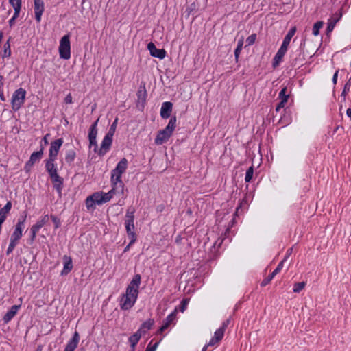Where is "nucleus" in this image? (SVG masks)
<instances>
[{
  "label": "nucleus",
  "instance_id": "1",
  "mask_svg": "<svg viewBox=\"0 0 351 351\" xmlns=\"http://www.w3.org/2000/svg\"><path fill=\"white\" fill-rule=\"evenodd\" d=\"M297 28L295 26H293L289 29L287 34L285 36L282 43L280 48L278 49L277 53L274 56L272 62V66L274 68L277 67L280 63L282 62L283 57L287 51L289 45L293 36L295 35L296 32Z\"/></svg>",
  "mask_w": 351,
  "mask_h": 351
},
{
  "label": "nucleus",
  "instance_id": "2",
  "mask_svg": "<svg viewBox=\"0 0 351 351\" xmlns=\"http://www.w3.org/2000/svg\"><path fill=\"white\" fill-rule=\"evenodd\" d=\"M176 116L173 115L170 117L167 125L162 130L158 131L154 142L156 145H162L171 136L176 127Z\"/></svg>",
  "mask_w": 351,
  "mask_h": 351
},
{
  "label": "nucleus",
  "instance_id": "3",
  "mask_svg": "<svg viewBox=\"0 0 351 351\" xmlns=\"http://www.w3.org/2000/svg\"><path fill=\"white\" fill-rule=\"evenodd\" d=\"M134 213L135 209L132 207H129L125 213V227L127 232L128 237L131 240V243H134L136 241L137 236L134 230Z\"/></svg>",
  "mask_w": 351,
  "mask_h": 351
},
{
  "label": "nucleus",
  "instance_id": "4",
  "mask_svg": "<svg viewBox=\"0 0 351 351\" xmlns=\"http://www.w3.org/2000/svg\"><path fill=\"white\" fill-rule=\"evenodd\" d=\"M45 167L52 182L53 189L58 194V196L61 197L64 187V178L58 175L57 166Z\"/></svg>",
  "mask_w": 351,
  "mask_h": 351
},
{
  "label": "nucleus",
  "instance_id": "5",
  "mask_svg": "<svg viewBox=\"0 0 351 351\" xmlns=\"http://www.w3.org/2000/svg\"><path fill=\"white\" fill-rule=\"evenodd\" d=\"M64 143L63 138H58L50 143L49 158L45 160V167L56 166L55 161L57 159L58 152Z\"/></svg>",
  "mask_w": 351,
  "mask_h": 351
},
{
  "label": "nucleus",
  "instance_id": "6",
  "mask_svg": "<svg viewBox=\"0 0 351 351\" xmlns=\"http://www.w3.org/2000/svg\"><path fill=\"white\" fill-rule=\"evenodd\" d=\"M26 90L23 88L16 89L12 94L11 99L12 109L16 112L24 104L26 97Z\"/></svg>",
  "mask_w": 351,
  "mask_h": 351
},
{
  "label": "nucleus",
  "instance_id": "7",
  "mask_svg": "<svg viewBox=\"0 0 351 351\" xmlns=\"http://www.w3.org/2000/svg\"><path fill=\"white\" fill-rule=\"evenodd\" d=\"M58 51L60 58L63 60H69L71 58V43L69 34H66L61 38Z\"/></svg>",
  "mask_w": 351,
  "mask_h": 351
},
{
  "label": "nucleus",
  "instance_id": "8",
  "mask_svg": "<svg viewBox=\"0 0 351 351\" xmlns=\"http://www.w3.org/2000/svg\"><path fill=\"white\" fill-rule=\"evenodd\" d=\"M141 282V276L140 274H135L132 280L128 284L125 290V295L131 296L132 298H138L139 293V287Z\"/></svg>",
  "mask_w": 351,
  "mask_h": 351
},
{
  "label": "nucleus",
  "instance_id": "9",
  "mask_svg": "<svg viewBox=\"0 0 351 351\" xmlns=\"http://www.w3.org/2000/svg\"><path fill=\"white\" fill-rule=\"evenodd\" d=\"M44 147L43 145H40V149L34 152L29 157V159L25 162L23 170L25 173L29 176L32 170V167L35 163L39 162L43 156Z\"/></svg>",
  "mask_w": 351,
  "mask_h": 351
},
{
  "label": "nucleus",
  "instance_id": "10",
  "mask_svg": "<svg viewBox=\"0 0 351 351\" xmlns=\"http://www.w3.org/2000/svg\"><path fill=\"white\" fill-rule=\"evenodd\" d=\"M137 101H136V107L140 110H143L145 104L146 99L147 96L145 84H141L138 87L137 93Z\"/></svg>",
  "mask_w": 351,
  "mask_h": 351
},
{
  "label": "nucleus",
  "instance_id": "11",
  "mask_svg": "<svg viewBox=\"0 0 351 351\" xmlns=\"http://www.w3.org/2000/svg\"><path fill=\"white\" fill-rule=\"evenodd\" d=\"M138 298H132L125 294H122L120 298V308L121 310L128 311L132 308L135 304Z\"/></svg>",
  "mask_w": 351,
  "mask_h": 351
},
{
  "label": "nucleus",
  "instance_id": "12",
  "mask_svg": "<svg viewBox=\"0 0 351 351\" xmlns=\"http://www.w3.org/2000/svg\"><path fill=\"white\" fill-rule=\"evenodd\" d=\"M150 55L152 57L163 60L167 56V51L164 49H158L154 43L149 42L147 46Z\"/></svg>",
  "mask_w": 351,
  "mask_h": 351
},
{
  "label": "nucleus",
  "instance_id": "13",
  "mask_svg": "<svg viewBox=\"0 0 351 351\" xmlns=\"http://www.w3.org/2000/svg\"><path fill=\"white\" fill-rule=\"evenodd\" d=\"M112 141L113 136L106 134L101 141L100 149L98 151L99 156H104L108 152L112 145Z\"/></svg>",
  "mask_w": 351,
  "mask_h": 351
},
{
  "label": "nucleus",
  "instance_id": "14",
  "mask_svg": "<svg viewBox=\"0 0 351 351\" xmlns=\"http://www.w3.org/2000/svg\"><path fill=\"white\" fill-rule=\"evenodd\" d=\"M34 10L35 20L39 23L41 21V17L45 11L44 1L43 0H34Z\"/></svg>",
  "mask_w": 351,
  "mask_h": 351
},
{
  "label": "nucleus",
  "instance_id": "15",
  "mask_svg": "<svg viewBox=\"0 0 351 351\" xmlns=\"http://www.w3.org/2000/svg\"><path fill=\"white\" fill-rule=\"evenodd\" d=\"M80 334L77 330H75L71 338L66 344L64 351H75L80 342Z\"/></svg>",
  "mask_w": 351,
  "mask_h": 351
},
{
  "label": "nucleus",
  "instance_id": "16",
  "mask_svg": "<svg viewBox=\"0 0 351 351\" xmlns=\"http://www.w3.org/2000/svg\"><path fill=\"white\" fill-rule=\"evenodd\" d=\"M176 314L177 310L175 309L173 312L167 316V317L163 320L162 325L158 328V333L161 334L168 328L170 324L176 319Z\"/></svg>",
  "mask_w": 351,
  "mask_h": 351
},
{
  "label": "nucleus",
  "instance_id": "17",
  "mask_svg": "<svg viewBox=\"0 0 351 351\" xmlns=\"http://www.w3.org/2000/svg\"><path fill=\"white\" fill-rule=\"evenodd\" d=\"M283 268V261H280L278 264L276 269L266 278H265L262 282H261L260 285L261 287H263L267 286L269 282L271 281V280L275 277L276 275H277L278 273L280 272L282 269Z\"/></svg>",
  "mask_w": 351,
  "mask_h": 351
},
{
  "label": "nucleus",
  "instance_id": "18",
  "mask_svg": "<svg viewBox=\"0 0 351 351\" xmlns=\"http://www.w3.org/2000/svg\"><path fill=\"white\" fill-rule=\"evenodd\" d=\"M63 259V269L60 272L61 276H66L69 274L73 267L72 258L69 256L64 255Z\"/></svg>",
  "mask_w": 351,
  "mask_h": 351
},
{
  "label": "nucleus",
  "instance_id": "19",
  "mask_svg": "<svg viewBox=\"0 0 351 351\" xmlns=\"http://www.w3.org/2000/svg\"><path fill=\"white\" fill-rule=\"evenodd\" d=\"M302 50L300 48L298 49L295 52L290 55L291 65L293 67L300 66L302 65L303 58H301Z\"/></svg>",
  "mask_w": 351,
  "mask_h": 351
},
{
  "label": "nucleus",
  "instance_id": "20",
  "mask_svg": "<svg viewBox=\"0 0 351 351\" xmlns=\"http://www.w3.org/2000/svg\"><path fill=\"white\" fill-rule=\"evenodd\" d=\"M173 104L171 101H165L162 104L160 114L161 118L166 119L171 117Z\"/></svg>",
  "mask_w": 351,
  "mask_h": 351
},
{
  "label": "nucleus",
  "instance_id": "21",
  "mask_svg": "<svg viewBox=\"0 0 351 351\" xmlns=\"http://www.w3.org/2000/svg\"><path fill=\"white\" fill-rule=\"evenodd\" d=\"M21 308V305H13L11 308L8 311V312L3 317V322L4 324L9 323L17 314L18 311Z\"/></svg>",
  "mask_w": 351,
  "mask_h": 351
},
{
  "label": "nucleus",
  "instance_id": "22",
  "mask_svg": "<svg viewBox=\"0 0 351 351\" xmlns=\"http://www.w3.org/2000/svg\"><path fill=\"white\" fill-rule=\"evenodd\" d=\"M154 324V319L149 318L141 324L140 327L137 330V332H138V333H140L142 336L145 335L152 328Z\"/></svg>",
  "mask_w": 351,
  "mask_h": 351
},
{
  "label": "nucleus",
  "instance_id": "23",
  "mask_svg": "<svg viewBox=\"0 0 351 351\" xmlns=\"http://www.w3.org/2000/svg\"><path fill=\"white\" fill-rule=\"evenodd\" d=\"M12 202L8 201L5 205L0 209V221L5 222L8 215L12 209Z\"/></svg>",
  "mask_w": 351,
  "mask_h": 351
},
{
  "label": "nucleus",
  "instance_id": "24",
  "mask_svg": "<svg viewBox=\"0 0 351 351\" xmlns=\"http://www.w3.org/2000/svg\"><path fill=\"white\" fill-rule=\"evenodd\" d=\"M111 186L115 194L123 195L125 185L123 180L111 182Z\"/></svg>",
  "mask_w": 351,
  "mask_h": 351
},
{
  "label": "nucleus",
  "instance_id": "25",
  "mask_svg": "<svg viewBox=\"0 0 351 351\" xmlns=\"http://www.w3.org/2000/svg\"><path fill=\"white\" fill-rule=\"evenodd\" d=\"M99 121V118L90 125L88 129V139H97V123Z\"/></svg>",
  "mask_w": 351,
  "mask_h": 351
},
{
  "label": "nucleus",
  "instance_id": "26",
  "mask_svg": "<svg viewBox=\"0 0 351 351\" xmlns=\"http://www.w3.org/2000/svg\"><path fill=\"white\" fill-rule=\"evenodd\" d=\"M76 158V152L74 149H68L65 152V162L66 164L71 165Z\"/></svg>",
  "mask_w": 351,
  "mask_h": 351
},
{
  "label": "nucleus",
  "instance_id": "27",
  "mask_svg": "<svg viewBox=\"0 0 351 351\" xmlns=\"http://www.w3.org/2000/svg\"><path fill=\"white\" fill-rule=\"evenodd\" d=\"M341 14L340 13L336 18H331L328 20L327 27H326V34L331 32L336 25V23L341 19Z\"/></svg>",
  "mask_w": 351,
  "mask_h": 351
},
{
  "label": "nucleus",
  "instance_id": "28",
  "mask_svg": "<svg viewBox=\"0 0 351 351\" xmlns=\"http://www.w3.org/2000/svg\"><path fill=\"white\" fill-rule=\"evenodd\" d=\"M49 216L48 215H45L43 216L40 219H39L35 224H34L32 228L39 231V230L43 228L49 221Z\"/></svg>",
  "mask_w": 351,
  "mask_h": 351
},
{
  "label": "nucleus",
  "instance_id": "29",
  "mask_svg": "<svg viewBox=\"0 0 351 351\" xmlns=\"http://www.w3.org/2000/svg\"><path fill=\"white\" fill-rule=\"evenodd\" d=\"M128 162L125 158H123L117 164L115 167V169L118 171H121V173H125L128 168Z\"/></svg>",
  "mask_w": 351,
  "mask_h": 351
},
{
  "label": "nucleus",
  "instance_id": "30",
  "mask_svg": "<svg viewBox=\"0 0 351 351\" xmlns=\"http://www.w3.org/2000/svg\"><path fill=\"white\" fill-rule=\"evenodd\" d=\"M243 47V38L242 37L240 39H239V40L237 41V47L234 51V55L236 62H239V56H240L241 51H242Z\"/></svg>",
  "mask_w": 351,
  "mask_h": 351
},
{
  "label": "nucleus",
  "instance_id": "31",
  "mask_svg": "<svg viewBox=\"0 0 351 351\" xmlns=\"http://www.w3.org/2000/svg\"><path fill=\"white\" fill-rule=\"evenodd\" d=\"M249 206V204L243 200V199L239 201V205L237 206L236 211L234 215H238L239 214L244 212V210H247Z\"/></svg>",
  "mask_w": 351,
  "mask_h": 351
},
{
  "label": "nucleus",
  "instance_id": "32",
  "mask_svg": "<svg viewBox=\"0 0 351 351\" xmlns=\"http://www.w3.org/2000/svg\"><path fill=\"white\" fill-rule=\"evenodd\" d=\"M141 337L142 335L137 331L131 336H130V337L128 338V342L130 343V346H132V348L134 346H136Z\"/></svg>",
  "mask_w": 351,
  "mask_h": 351
},
{
  "label": "nucleus",
  "instance_id": "33",
  "mask_svg": "<svg viewBox=\"0 0 351 351\" xmlns=\"http://www.w3.org/2000/svg\"><path fill=\"white\" fill-rule=\"evenodd\" d=\"M91 195L96 205H101L106 203L101 191L95 192Z\"/></svg>",
  "mask_w": 351,
  "mask_h": 351
},
{
  "label": "nucleus",
  "instance_id": "34",
  "mask_svg": "<svg viewBox=\"0 0 351 351\" xmlns=\"http://www.w3.org/2000/svg\"><path fill=\"white\" fill-rule=\"evenodd\" d=\"M10 38L7 40V42L3 45V58H9L11 56L12 51L10 49Z\"/></svg>",
  "mask_w": 351,
  "mask_h": 351
},
{
  "label": "nucleus",
  "instance_id": "35",
  "mask_svg": "<svg viewBox=\"0 0 351 351\" xmlns=\"http://www.w3.org/2000/svg\"><path fill=\"white\" fill-rule=\"evenodd\" d=\"M123 173H121V171H118L115 169H112L111 171V177H110V182H114V181H121V176Z\"/></svg>",
  "mask_w": 351,
  "mask_h": 351
},
{
  "label": "nucleus",
  "instance_id": "36",
  "mask_svg": "<svg viewBox=\"0 0 351 351\" xmlns=\"http://www.w3.org/2000/svg\"><path fill=\"white\" fill-rule=\"evenodd\" d=\"M351 87V78H350L344 84L343 89L341 94V97L343 98V101L346 100V97L348 93L350 91Z\"/></svg>",
  "mask_w": 351,
  "mask_h": 351
},
{
  "label": "nucleus",
  "instance_id": "37",
  "mask_svg": "<svg viewBox=\"0 0 351 351\" xmlns=\"http://www.w3.org/2000/svg\"><path fill=\"white\" fill-rule=\"evenodd\" d=\"M254 167L253 165H252L247 169L246 173H245V182L246 183L250 182L251 180H252L253 175H254Z\"/></svg>",
  "mask_w": 351,
  "mask_h": 351
},
{
  "label": "nucleus",
  "instance_id": "38",
  "mask_svg": "<svg viewBox=\"0 0 351 351\" xmlns=\"http://www.w3.org/2000/svg\"><path fill=\"white\" fill-rule=\"evenodd\" d=\"M324 23L322 21H318L314 23L313 26V32L312 34L317 36L319 34V30L323 27Z\"/></svg>",
  "mask_w": 351,
  "mask_h": 351
},
{
  "label": "nucleus",
  "instance_id": "39",
  "mask_svg": "<svg viewBox=\"0 0 351 351\" xmlns=\"http://www.w3.org/2000/svg\"><path fill=\"white\" fill-rule=\"evenodd\" d=\"M287 87L282 88L279 94H278V98L280 99V101H283L285 102H287L289 95L287 94Z\"/></svg>",
  "mask_w": 351,
  "mask_h": 351
},
{
  "label": "nucleus",
  "instance_id": "40",
  "mask_svg": "<svg viewBox=\"0 0 351 351\" xmlns=\"http://www.w3.org/2000/svg\"><path fill=\"white\" fill-rule=\"evenodd\" d=\"M38 232V231L34 229L33 228H32V227L30 228L29 238L28 239L27 242L29 245H32L34 243V241L36 237V234Z\"/></svg>",
  "mask_w": 351,
  "mask_h": 351
},
{
  "label": "nucleus",
  "instance_id": "41",
  "mask_svg": "<svg viewBox=\"0 0 351 351\" xmlns=\"http://www.w3.org/2000/svg\"><path fill=\"white\" fill-rule=\"evenodd\" d=\"M197 10V3L194 1L191 3L186 9V12L187 15L189 16L191 14H193Z\"/></svg>",
  "mask_w": 351,
  "mask_h": 351
},
{
  "label": "nucleus",
  "instance_id": "42",
  "mask_svg": "<svg viewBox=\"0 0 351 351\" xmlns=\"http://www.w3.org/2000/svg\"><path fill=\"white\" fill-rule=\"evenodd\" d=\"M306 286V282L302 281L300 282H295L293 285V291L294 293H300Z\"/></svg>",
  "mask_w": 351,
  "mask_h": 351
},
{
  "label": "nucleus",
  "instance_id": "43",
  "mask_svg": "<svg viewBox=\"0 0 351 351\" xmlns=\"http://www.w3.org/2000/svg\"><path fill=\"white\" fill-rule=\"evenodd\" d=\"M117 123H118V118L117 117L114 119V121H113V123L111 124V125H110L108 132L106 133V134L113 136L114 134V132L116 131Z\"/></svg>",
  "mask_w": 351,
  "mask_h": 351
},
{
  "label": "nucleus",
  "instance_id": "44",
  "mask_svg": "<svg viewBox=\"0 0 351 351\" xmlns=\"http://www.w3.org/2000/svg\"><path fill=\"white\" fill-rule=\"evenodd\" d=\"M95 203L94 199H93L92 195L88 196L86 199V206L88 210L90 208L95 209Z\"/></svg>",
  "mask_w": 351,
  "mask_h": 351
},
{
  "label": "nucleus",
  "instance_id": "45",
  "mask_svg": "<svg viewBox=\"0 0 351 351\" xmlns=\"http://www.w3.org/2000/svg\"><path fill=\"white\" fill-rule=\"evenodd\" d=\"M101 192L106 203L109 202L112 198L113 195H115V193L112 189H111V190H110L108 193H104L103 191Z\"/></svg>",
  "mask_w": 351,
  "mask_h": 351
},
{
  "label": "nucleus",
  "instance_id": "46",
  "mask_svg": "<svg viewBox=\"0 0 351 351\" xmlns=\"http://www.w3.org/2000/svg\"><path fill=\"white\" fill-rule=\"evenodd\" d=\"M224 331L222 330V329H220L219 328L216 330V331L214 333L213 337L217 339L219 342L221 341L224 336Z\"/></svg>",
  "mask_w": 351,
  "mask_h": 351
},
{
  "label": "nucleus",
  "instance_id": "47",
  "mask_svg": "<svg viewBox=\"0 0 351 351\" xmlns=\"http://www.w3.org/2000/svg\"><path fill=\"white\" fill-rule=\"evenodd\" d=\"M27 217V210L23 211L22 213L20 215L19 219H17L16 223H19V224H22V225L25 226Z\"/></svg>",
  "mask_w": 351,
  "mask_h": 351
},
{
  "label": "nucleus",
  "instance_id": "48",
  "mask_svg": "<svg viewBox=\"0 0 351 351\" xmlns=\"http://www.w3.org/2000/svg\"><path fill=\"white\" fill-rule=\"evenodd\" d=\"M50 218H51V221H53V223L54 224L55 229L59 228L60 227V226H61V220H60V219L57 217L56 216H55L53 215H50Z\"/></svg>",
  "mask_w": 351,
  "mask_h": 351
},
{
  "label": "nucleus",
  "instance_id": "49",
  "mask_svg": "<svg viewBox=\"0 0 351 351\" xmlns=\"http://www.w3.org/2000/svg\"><path fill=\"white\" fill-rule=\"evenodd\" d=\"M256 39V34H252L251 35H250L246 39V43L247 44V45L248 46L252 45L255 43Z\"/></svg>",
  "mask_w": 351,
  "mask_h": 351
},
{
  "label": "nucleus",
  "instance_id": "50",
  "mask_svg": "<svg viewBox=\"0 0 351 351\" xmlns=\"http://www.w3.org/2000/svg\"><path fill=\"white\" fill-rule=\"evenodd\" d=\"M253 197L254 194L252 192H247L245 193V195L242 199L245 200V202L250 204V203L252 201Z\"/></svg>",
  "mask_w": 351,
  "mask_h": 351
},
{
  "label": "nucleus",
  "instance_id": "51",
  "mask_svg": "<svg viewBox=\"0 0 351 351\" xmlns=\"http://www.w3.org/2000/svg\"><path fill=\"white\" fill-rule=\"evenodd\" d=\"M152 343V341H150V343L148 344L147 347L146 348L145 351H156L157 347L158 346L160 341H157L154 343L153 345H151Z\"/></svg>",
  "mask_w": 351,
  "mask_h": 351
},
{
  "label": "nucleus",
  "instance_id": "52",
  "mask_svg": "<svg viewBox=\"0 0 351 351\" xmlns=\"http://www.w3.org/2000/svg\"><path fill=\"white\" fill-rule=\"evenodd\" d=\"M9 3L13 8H21L22 0H9Z\"/></svg>",
  "mask_w": 351,
  "mask_h": 351
},
{
  "label": "nucleus",
  "instance_id": "53",
  "mask_svg": "<svg viewBox=\"0 0 351 351\" xmlns=\"http://www.w3.org/2000/svg\"><path fill=\"white\" fill-rule=\"evenodd\" d=\"M88 141H89V148H90L92 146H93L94 152L95 153L98 154L99 149H98V145H97V139H88Z\"/></svg>",
  "mask_w": 351,
  "mask_h": 351
},
{
  "label": "nucleus",
  "instance_id": "54",
  "mask_svg": "<svg viewBox=\"0 0 351 351\" xmlns=\"http://www.w3.org/2000/svg\"><path fill=\"white\" fill-rule=\"evenodd\" d=\"M25 228V226L19 223H16L14 230V232L16 233L20 234V235H23V232Z\"/></svg>",
  "mask_w": 351,
  "mask_h": 351
},
{
  "label": "nucleus",
  "instance_id": "55",
  "mask_svg": "<svg viewBox=\"0 0 351 351\" xmlns=\"http://www.w3.org/2000/svg\"><path fill=\"white\" fill-rule=\"evenodd\" d=\"M188 302H189L188 300H186V299H183L181 301L180 305V311L181 312H184L186 310Z\"/></svg>",
  "mask_w": 351,
  "mask_h": 351
},
{
  "label": "nucleus",
  "instance_id": "56",
  "mask_svg": "<svg viewBox=\"0 0 351 351\" xmlns=\"http://www.w3.org/2000/svg\"><path fill=\"white\" fill-rule=\"evenodd\" d=\"M231 317H230L228 319H226L224 322H223L221 326L219 327L220 329H222L225 332L226 328L228 326V325L230 323Z\"/></svg>",
  "mask_w": 351,
  "mask_h": 351
},
{
  "label": "nucleus",
  "instance_id": "57",
  "mask_svg": "<svg viewBox=\"0 0 351 351\" xmlns=\"http://www.w3.org/2000/svg\"><path fill=\"white\" fill-rule=\"evenodd\" d=\"M165 208H166V204L162 203V204L156 206V210L157 213H162L163 211H165Z\"/></svg>",
  "mask_w": 351,
  "mask_h": 351
},
{
  "label": "nucleus",
  "instance_id": "58",
  "mask_svg": "<svg viewBox=\"0 0 351 351\" xmlns=\"http://www.w3.org/2000/svg\"><path fill=\"white\" fill-rule=\"evenodd\" d=\"M292 252H293V247H290V248L287 249L284 258L281 261H283V264L288 259V258L291 256V254H292Z\"/></svg>",
  "mask_w": 351,
  "mask_h": 351
},
{
  "label": "nucleus",
  "instance_id": "59",
  "mask_svg": "<svg viewBox=\"0 0 351 351\" xmlns=\"http://www.w3.org/2000/svg\"><path fill=\"white\" fill-rule=\"evenodd\" d=\"M22 237L23 235H20V234L13 232L12 234H11L10 239L19 241Z\"/></svg>",
  "mask_w": 351,
  "mask_h": 351
},
{
  "label": "nucleus",
  "instance_id": "60",
  "mask_svg": "<svg viewBox=\"0 0 351 351\" xmlns=\"http://www.w3.org/2000/svg\"><path fill=\"white\" fill-rule=\"evenodd\" d=\"M22 237L23 235H20V234L13 232L12 234H11L10 239L19 241Z\"/></svg>",
  "mask_w": 351,
  "mask_h": 351
},
{
  "label": "nucleus",
  "instance_id": "61",
  "mask_svg": "<svg viewBox=\"0 0 351 351\" xmlns=\"http://www.w3.org/2000/svg\"><path fill=\"white\" fill-rule=\"evenodd\" d=\"M286 102L283 101H280L277 105H276V112H278L280 111L282 108H284L285 107V105Z\"/></svg>",
  "mask_w": 351,
  "mask_h": 351
},
{
  "label": "nucleus",
  "instance_id": "62",
  "mask_svg": "<svg viewBox=\"0 0 351 351\" xmlns=\"http://www.w3.org/2000/svg\"><path fill=\"white\" fill-rule=\"evenodd\" d=\"M64 103L65 104H72L73 103V99L71 93H69L64 98Z\"/></svg>",
  "mask_w": 351,
  "mask_h": 351
},
{
  "label": "nucleus",
  "instance_id": "63",
  "mask_svg": "<svg viewBox=\"0 0 351 351\" xmlns=\"http://www.w3.org/2000/svg\"><path fill=\"white\" fill-rule=\"evenodd\" d=\"M217 343H219V341H217V339H215L213 337L210 339L208 343H207V345L208 346H214L215 345H217Z\"/></svg>",
  "mask_w": 351,
  "mask_h": 351
},
{
  "label": "nucleus",
  "instance_id": "64",
  "mask_svg": "<svg viewBox=\"0 0 351 351\" xmlns=\"http://www.w3.org/2000/svg\"><path fill=\"white\" fill-rule=\"evenodd\" d=\"M49 136V134H47L42 139L41 142H40V145H43V146L44 145H48L49 142H48V140H47V137Z\"/></svg>",
  "mask_w": 351,
  "mask_h": 351
}]
</instances>
